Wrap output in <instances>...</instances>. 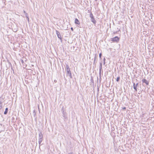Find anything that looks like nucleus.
Returning <instances> with one entry per match:
<instances>
[{"label": "nucleus", "instance_id": "obj_2", "mask_svg": "<svg viewBox=\"0 0 154 154\" xmlns=\"http://www.w3.org/2000/svg\"><path fill=\"white\" fill-rule=\"evenodd\" d=\"M90 17L91 18V20L92 22L94 23L95 24L96 23V20H94V18L93 17V15L92 13H91L90 14Z\"/></svg>", "mask_w": 154, "mask_h": 154}, {"label": "nucleus", "instance_id": "obj_9", "mask_svg": "<svg viewBox=\"0 0 154 154\" xmlns=\"http://www.w3.org/2000/svg\"><path fill=\"white\" fill-rule=\"evenodd\" d=\"M42 140V138H39L38 143L39 144H40Z\"/></svg>", "mask_w": 154, "mask_h": 154}, {"label": "nucleus", "instance_id": "obj_13", "mask_svg": "<svg viewBox=\"0 0 154 154\" xmlns=\"http://www.w3.org/2000/svg\"><path fill=\"white\" fill-rule=\"evenodd\" d=\"M120 78L119 77H118L117 78V79H116V81L117 82H118L119 81V79H120Z\"/></svg>", "mask_w": 154, "mask_h": 154}, {"label": "nucleus", "instance_id": "obj_20", "mask_svg": "<svg viewBox=\"0 0 154 154\" xmlns=\"http://www.w3.org/2000/svg\"><path fill=\"white\" fill-rule=\"evenodd\" d=\"M123 109H125V107L123 108Z\"/></svg>", "mask_w": 154, "mask_h": 154}, {"label": "nucleus", "instance_id": "obj_19", "mask_svg": "<svg viewBox=\"0 0 154 154\" xmlns=\"http://www.w3.org/2000/svg\"><path fill=\"white\" fill-rule=\"evenodd\" d=\"M23 12L25 14L26 13V12L25 11H23Z\"/></svg>", "mask_w": 154, "mask_h": 154}, {"label": "nucleus", "instance_id": "obj_10", "mask_svg": "<svg viewBox=\"0 0 154 154\" xmlns=\"http://www.w3.org/2000/svg\"><path fill=\"white\" fill-rule=\"evenodd\" d=\"M8 111V108H6L5 109V112H4V114H5V115L6 114H7Z\"/></svg>", "mask_w": 154, "mask_h": 154}, {"label": "nucleus", "instance_id": "obj_11", "mask_svg": "<svg viewBox=\"0 0 154 154\" xmlns=\"http://www.w3.org/2000/svg\"><path fill=\"white\" fill-rule=\"evenodd\" d=\"M100 73L101 71V70L102 69V63H100Z\"/></svg>", "mask_w": 154, "mask_h": 154}, {"label": "nucleus", "instance_id": "obj_12", "mask_svg": "<svg viewBox=\"0 0 154 154\" xmlns=\"http://www.w3.org/2000/svg\"><path fill=\"white\" fill-rule=\"evenodd\" d=\"M25 14L26 15V17L27 18L28 21L29 22V18L28 16V14H27V13H26Z\"/></svg>", "mask_w": 154, "mask_h": 154}, {"label": "nucleus", "instance_id": "obj_18", "mask_svg": "<svg viewBox=\"0 0 154 154\" xmlns=\"http://www.w3.org/2000/svg\"><path fill=\"white\" fill-rule=\"evenodd\" d=\"M71 30H72V31H73V28H72V27H71Z\"/></svg>", "mask_w": 154, "mask_h": 154}, {"label": "nucleus", "instance_id": "obj_1", "mask_svg": "<svg viewBox=\"0 0 154 154\" xmlns=\"http://www.w3.org/2000/svg\"><path fill=\"white\" fill-rule=\"evenodd\" d=\"M66 75L67 76H69L70 78H72V74L70 70V69L68 65H66Z\"/></svg>", "mask_w": 154, "mask_h": 154}, {"label": "nucleus", "instance_id": "obj_16", "mask_svg": "<svg viewBox=\"0 0 154 154\" xmlns=\"http://www.w3.org/2000/svg\"><path fill=\"white\" fill-rule=\"evenodd\" d=\"M68 154H74L72 152H71L69 153Z\"/></svg>", "mask_w": 154, "mask_h": 154}, {"label": "nucleus", "instance_id": "obj_5", "mask_svg": "<svg viewBox=\"0 0 154 154\" xmlns=\"http://www.w3.org/2000/svg\"><path fill=\"white\" fill-rule=\"evenodd\" d=\"M138 85V83H137L135 85L134 83V84H133V88H134L135 90L136 91H137V86Z\"/></svg>", "mask_w": 154, "mask_h": 154}, {"label": "nucleus", "instance_id": "obj_17", "mask_svg": "<svg viewBox=\"0 0 154 154\" xmlns=\"http://www.w3.org/2000/svg\"><path fill=\"white\" fill-rule=\"evenodd\" d=\"M21 62L22 63H23V60H21Z\"/></svg>", "mask_w": 154, "mask_h": 154}, {"label": "nucleus", "instance_id": "obj_8", "mask_svg": "<svg viewBox=\"0 0 154 154\" xmlns=\"http://www.w3.org/2000/svg\"><path fill=\"white\" fill-rule=\"evenodd\" d=\"M39 138H43V135L41 132H40L39 134Z\"/></svg>", "mask_w": 154, "mask_h": 154}, {"label": "nucleus", "instance_id": "obj_4", "mask_svg": "<svg viewBox=\"0 0 154 154\" xmlns=\"http://www.w3.org/2000/svg\"><path fill=\"white\" fill-rule=\"evenodd\" d=\"M142 81L143 83H145L147 85H149V82L145 79H142Z\"/></svg>", "mask_w": 154, "mask_h": 154}, {"label": "nucleus", "instance_id": "obj_3", "mask_svg": "<svg viewBox=\"0 0 154 154\" xmlns=\"http://www.w3.org/2000/svg\"><path fill=\"white\" fill-rule=\"evenodd\" d=\"M119 40V38L117 36H116L112 38V41L113 42H117Z\"/></svg>", "mask_w": 154, "mask_h": 154}, {"label": "nucleus", "instance_id": "obj_7", "mask_svg": "<svg viewBox=\"0 0 154 154\" xmlns=\"http://www.w3.org/2000/svg\"><path fill=\"white\" fill-rule=\"evenodd\" d=\"M75 22L76 24H80L79 20L77 18L75 19Z\"/></svg>", "mask_w": 154, "mask_h": 154}, {"label": "nucleus", "instance_id": "obj_14", "mask_svg": "<svg viewBox=\"0 0 154 154\" xmlns=\"http://www.w3.org/2000/svg\"><path fill=\"white\" fill-rule=\"evenodd\" d=\"M2 104L1 103H0V110L2 109Z\"/></svg>", "mask_w": 154, "mask_h": 154}, {"label": "nucleus", "instance_id": "obj_15", "mask_svg": "<svg viewBox=\"0 0 154 154\" xmlns=\"http://www.w3.org/2000/svg\"><path fill=\"white\" fill-rule=\"evenodd\" d=\"M101 55H102V54H101V53H100V54H99V56L100 58H101Z\"/></svg>", "mask_w": 154, "mask_h": 154}, {"label": "nucleus", "instance_id": "obj_6", "mask_svg": "<svg viewBox=\"0 0 154 154\" xmlns=\"http://www.w3.org/2000/svg\"><path fill=\"white\" fill-rule=\"evenodd\" d=\"M56 34H57L58 37L59 38H60V37H61V35H60V33L59 32H58V31L56 30Z\"/></svg>", "mask_w": 154, "mask_h": 154}]
</instances>
